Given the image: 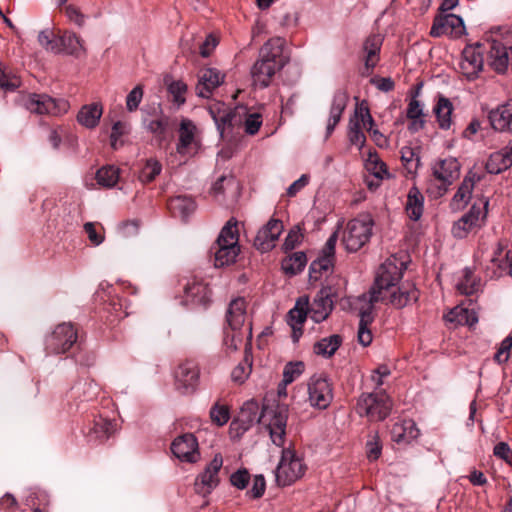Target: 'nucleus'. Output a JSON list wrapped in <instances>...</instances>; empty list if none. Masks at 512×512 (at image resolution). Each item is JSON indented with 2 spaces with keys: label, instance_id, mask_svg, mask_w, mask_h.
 <instances>
[{
  "label": "nucleus",
  "instance_id": "nucleus-62",
  "mask_svg": "<svg viewBox=\"0 0 512 512\" xmlns=\"http://www.w3.org/2000/svg\"><path fill=\"white\" fill-rule=\"evenodd\" d=\"M249 480L250 474L246 469H240L234 472L230 477L231 484L238 489L246 488Z\"/></svg>",
  "mask_w": 512,
  "mask_h": 512
},
{
  "label": "nucleus",
  "instance_id": "nucleus-35",
  "mask_svg": "<svg viewBox=\"0 0 512 512\" xmlns=\"http://www.w3.org/2000/svg\"><path fill=\"white\" fill-rule=\"evenodd\" d=\"M445 320L455 325H469L472 326L477 323L478 318L474 311H471L462 306H456L445 315Z\"/></svg>",
  "mask_w": 512,
  "mask_h": 512
},
{
  "label": "nucleus",
  "instance_id": "nucleus-22",
  "mask_svg": "<svg viewBox=\"0 0 512 512\" xmlns=\"http://www.w3.org/2000/svg\"><path fill=\"white\" fill-rule=\"evenodd\" d=\"M333 309V300L331 299V289L323 288L319 291L316 298L308 308L309 317L315 322L324 321Z\"/></svg>",
  "mask_w": 512,
  "mask_h": 512
},
{
  "label": "nucleus",
  "instance_id": "nucleus-12",
  "mask_svg": "<svg viewBox=\"0 0 512 512\" xmlns=\"http://www.w3.org/2000/svg\"><path fill=\"white\" fill-rule=\"evenodd\" d=\"M200 369L194 360L181 362L175 372V387L181 394H192L199 383Z\"/></svg>",
  "mask_w": 512,
  "mask_h": 512
},
{
  "label": "nucleus",
  "instance_id": "nucleus-6",
  "mask_svg": "<svg viewBox=\"0 0 512 512\" xmlns=\"http://www.w3.org/2000/svg\"><path fill=\"white\" fill-rule=\"evenodd\" d=\"M373 221L370 217L352 219L343 232L342 242L349 252L362 248L372 235Z\"/></svg>",
  "mask_w": 512,
  "mask_h": 512
},
{
  "label": "nucleus",
  "instance_id": "nucleus-59",
  "mask_svg": "<svg viewBox=\"0 0 512 512\" xmlns=\"http://www.w3.org/2000/svg\"><path fill=\"white\" fill-rule=\"evenodd\" d=\"M303 234L299 226L293 227L286 236L283 248L286 251L293 250L302 240Z\"/></svg>",
  "mask_w": 512,
  "mask_h": 512
},
{
  "label": "nucleus",
  "instance_id": "nucleus-49",
  "mask_svg": "<svg viewBox=\"0 0 512 512\" xmlns=\"http://www.w3.org/2000/svg\"><path fill=\"white\" fill-rule=\"evenodd\" d=\"M365 167L376 178L383 179L385 176H388L387 166L376 152H369Z\"/></svg>",
  "mask_w": 512,
  "mask_h": 512
},
{
  "label": "nucleus",
  "instance_id": "nucleus-28",
  "mask_svg": "<svg viewBox=\"0 0 512 512\" xmlns=\"http://www.w3.org/2000/svg\"><path fill=\"white\" fill-rule=\"evenodd\" d=\"M307 316H309L308 300H302L300 298L297 300L295 307L288 313V324L293 330V338L295 341H297L299 336L302 334V325Z\"/></svg>",
  "mask_w": 512,
  "mask_h": 512
},
{
  "label": "nucleus",
  "instance_id": "nucleus-4",
  "mask_svg": "<svg viewBox=\"0 0 512 512\" xmlns=\"http://www.w3.org/2000/svg\"><path fill=\"white\" fill-rule=\"evenodd\" d=\"M392 406V400L384 391L362 393L357 399L355 411L369 421H383L389 416Z\"/></svg>",
  "mask_w": 512,
  "mask_h": 512
},
{
  "label": "nucleus",
  "instance_id": "nucleus-54",
  "mask_svg": "<svg viewBox=\"0 0 512 512\" xmlns=\"http://www.w3.org/2000/svg\"><path fill=\"white\" fill-rule=\"evenodd\" d=\"M20 79L13 73L8 72L0 64V88L5 91H13L20 86Z\"/></svg>",
  "mask_w": 512,
  "mask_h": 512
},
{
  "label": "nucleus",
  "instance_id": "nucleus-23",
  "mask_svg": "<svg viewBox=\"0 0 512 512\" xmlns=\"http://www.w3.org/2000/svg\"><path fill=\"white\" fill-rule=\"evenodd\" d=\"M479 180L480 177L471 171L464 177L450 202V207L453 211H459L468 204L471 199L475 183Z\"/></svg>",
  "mask_w": 512,
  "mask_h": 512
},
{
  "label": "nucleus",
  "instance_id": "nucleus-33",
  "mask_svg": "<svg viewBox=\"0 0 512 512\" xmlns=\"http://www.w3.org/2000/svg\"><path fill=\"white\" fill-rule=\"evenodd\" d=\"M452 102L443 95H439L433 112L436 115L439 128L442 130L450 129L452 125L451 114L453 112Z\"/></svg>",
  "mask_w": 512,
  "mask_h": 512
},
{
  "label": "nucleus",
  "instance_id": "nucleus-16",
  "mask_svg": "<svg viewBox=\"0 0 512 512\" xmlns=\"http://www.w3.org/2000/svg\"><path fill=\"white\" fill-rule=\"evenodd\" d=\"M223 465V459L220 454H216L205 470L197 477L195 489L202 495L210 494L219 484L218 473Z\"/></svg>",
  "mask_w": 512,
  "mask_h": 512
},
{
  "label": "nucleus",
  "instance_id": "nucleus-51",
  "mask_svg": "<svg viewBox=\"0 0 512 512\" xmlns=\"http://www.w3.org/2000/svg\"><path fill=\"white\" fill-rule=\"evenodd\" d=\"M62 51L70 55H78L83 50L82 40L74 33H65L60 37Z\"/></svg>",
  "mask_w": 512,
  "mask_h": 512
},
{
  "label": "nucleus",
  "instance_id": "nucleus-17",
  "mask_svg": "<svg viewBox=\"0 0 512 512\" xmlns=\"http://www.w3.org/2000/svg\"><path fill=\"white\" fill-rule=\"evenodd\" d=\"M465 26L463 19L455 14H444L435 17L430 30L432 37L450 35L459 37L464 33Z\"/></svg>",
  "mask_w": 512,
  "mask_h": 512
},
{
  "label": "nucleus",
  "instance_id": "nucleus-44",
  "mask_svg": "<svg viewBox=\"0 0 512 512\" xmlns=\"http://www.w3.org/2000/svg\"><path fill=\"white\" fill-rule=\"evenodd\" d=\"M113 429L114 426L110 420L99 418L94 421L93 427L90 429V440L104 441L110 437L113 433Z\"/></svg>",
  "mask_w": 512,
  "mask_h": 512
},
{
  "label": "nucleus",
  "instance_id": "nucleus-45",
  "mask_svg": "<svg viewBox=\"0 0 512 512\" xmlns=\"http://www.w3.org/2000/svg\"><path fill=\"white\" fill-rule=\"evenodd\" d=\"M120 170L114 165L100 168L96 173L97 183L105 188L114 187L119 180Z\"/></svg>",
  "mask_w": 512,
  "mask_h": 512
},
{
  "label": "nucleus",
  "instance_id": "nucleus-7",
  "mask_svg": "<svg viewBox=\"0 0 512 512\" xmlns=\"http://www.w3.org/2000/svg\"><path fill=\"white\" fill-rule=\"evenodd\" d=\"M302 459L291 449H283L280 462L276 468V482L280 486H288L300 479L305 473Z\"/></svg>",
  "mask_w": 512,
  "mask_h": 512
},
{
  "label": "nucleus",
  "instance_id": "nucleus-15",
  "mask_svg": "<svg viewBox=\"0 0 512 512\" xmlns=\"http://www.w3.org/2000/svg\"><path fill=\"white\" fill-rule=\"evenodd\" d=\"M226 321L232 332L245 330L247 336L251 338V324L247 322V303L244 298L238 297L229 303L226 312Z\"/></svg>",
  "mask_w": 512,
  "mask_h": 512
},
{
  "label": "nucleus",
  "instance_id": "nucleus-21",
  "mask_svg": "<svg viewBox=\"0 0 512 512\" xmlns=\"http://www.w3.org/2000/svg\"><path fill=\"white\" fill-rule=\"evenodd\" d=\"M225 74L216 68H204L199 72L196 93L202 98H209L212 92L224 82Z\"/></svg>",
  "mask_w": 512,
  "mask_h": 512
},
{
  "label": "nucleus",
  "instance_id": "nucleus-57",
  "mask_svg": "<svg viewBox=\"0 0 512 512\" xmlns=\"http://www.w3.org/2000/svg\"><path fill=\"white\" fill-rule=\"evenodd\" d=\"M210 417L213 423L223 426L229 420V410L226 406L215 404L210 410Z\"/></svg>",
  "mask_w": 512,
  "mask_h": 512
},
{
  "label": "nucleus",
  "instance_id": "nucleus-58",
  "mask_svg": "<svg viewBox=\"0 0 512 512\" xmlns=\"http://www.w3.org/2000/svg\"><path fill=\"white\" fill-rule=\"evenodd\" d=\"M143 98V89L140 85L134 87L126 97V108L129 112L137 110Z\"/></svg>",
  "mask_w": 512,
  "mask_h": 512
},
{
  "label": "nucleus",
  "instance_id": "nucleus-19",
  "mask_svg": "<svg viewBox=\"0 0 512 512\" xmlns=\"http://www.w3.org/2000/svg\"><path fill=\"white\" fill-rule=\"evenodd\" d=\"M283 223L278 219H270L258 232L254 246L261 252H267L275 246V242L283 232Z\"/></svg>",
  "mask_w": 512,
  "mask_h": 512
},
{
  "label": "nucleus",
  "instance_id": "nucleus-43",
  "mask_svg": "<svg viewBox=\"0 0 512 512\" xmlns=\"http://www.w3.org/2000/svg\"><path fill=\"white\" fill-rule=\"evenodd\" d=\"M168 207L172 213L186 217L195 210V202L188 196H176L169 201Z\"/></svg>",
  "mask_w": 512,
  "mask_h": 512
},
{
  "label": "nucleus",
  "instance_id": "nucleus-47",
  "mask_svg": "<svg viewBox=\"0 0 512 512\" xmlns=\"http://www.w3.org/2000/svg\"><path fill=\"white\" fill-rule=\"evenodd\" d=\"M161 171V163L155 158H149L145 161L143 167L140 170L139 180L142 183L152 182L161 173Z\"/></svg>",
  "mask_w": 512,
  "mask_h": 512
},
{
  "label": "nucleus",
  "instance_id": "nucleus-64",
  "mask_svg": "<svg viewBox=\"0 0 512 512\" xmlns=\"http://www.w3.org/2000/svg\"><path fill=\"white\" fill-rule=\"evenodd\" d=\"M266 482L263 475H255L253 478V484L248 493L252 498H260L265 492Z\"/></svg>",
  "mask_w": 512,
  "mask_h": 512
},
{
  "label": "nucleus",
  "instance_id": "nucleus-1",
  "mask_svg": "<svg viewBox=\"0 0 512 512\" xmlns=\"http://www.w3.org/2000/svg\"><path fill=\"white\" fill-rule=\"evenodd\" d=\"M405 269V263L396 256L387 258L380 265L375 282L369 292L362 294L358 298V302L361 306L358 308L360 320L357 339L362 346H369L373 340L370 325L374 320V304L379 301H384L387 298V293L401 280Z\"/></svg>",
  "mask_w": 512,
  "mask_h": 512
},
{
  "label": "nucleus",
  "instance_id": "nucleus-41",
  "mask_svg": "<svg viewBox=\"0 0 512 512\" xmlns=\"http://www.w3.org/2000/svg\"><path fill=\"white\" fill-rule=\"evenodd\" d=\"M217 245L224 246H239L238 245V230H237V221L235 219H230L226 225L222 228L217 241Z\"/></svg>",
  "mask_w": 512,
  "mask_h": 512
},
{
  "label": "nucleus",
  "instance_id": "nucleus-56",
  "mask_svg": "<svg viewBox=\"0 0 512 512\" xmlns=\"http://www.w3.org/2000/svg\"><path fill=\"white\" fill-rule=\"evenodd\" d=\"M168 91L173 96V101L177 103L178 106L185 103V94L187 91V85L183 81H174L169 87Z\"/></svg>",
  "mask_w": 512,
  "mask_h": 512
},
{
  "label": "nucleus",
  "instance_id": "nucleus-63",
  "mask_svg": "<svg viewBox=\"0 0 512 512\" xmlns=\"http://www.w3.org/2000/svg\"><path fill=\"white\" fill-rule=\"evenodd\" d=\"M243 332L242 330L233 332L231 335L228 331L225 332L224 345L230 351H236L239 344L242 343Z\"/></svg>",
  "mask_w": 512,
  "mask_h": 512
},
{
  "label": "nucleus",
  "instance_id": "nucleus-9",
  "mask_svg": "<svg viewBox=\"0 0 512 512\" xmlns=\"http://www.w3.org/2000/svg\"><path fill=\"white\" fill-rule=\"evenodd\" d=\"M24 106L37 115L59 116L66 113L69 103L65 99H55L47 94L32 93L24 99Z\"/></svg>",
  "mask_w": 512,
  "mask_h": 512
},
{
  "label": "nucleus",
  "instance_id": "nucleus-37",
  "mask_svg": "<svg viewBox=\"0 0 512 512\" xmlns=\"http://www.w3.org/2000/svg\"><path fill=\"white\" fill-rule=\"evenodd\" d=\"M195 125L189 119H183L179 128V142L177 144V152L185 154L187 149L194 141Z\"/></svg>",
  "mask_w": 512,
  "mask_h": 512
},
{
  "label": "nucleus",
  "instance_id": "nucleus-8",
  "mask_svg": "<svg viewBox=\"0 0 512 512\" xmlns=\"http://www.w3.org/2000/svg\"><path fill=\"white\" fill-rule=\"evenodd\" d=\"M488 204L487 199L482 200L479 204L474 203L469 211L453 224L451 230L453 236L462 239L470 232L480 229L487 216Z\"/></svg>",
  "mask_w": 512,
  "mask_h": 512
},
{
  "label": "nucleus",
  "instance_id": "nucleus-52",
  "mask_svg": "<svg viewBox=\"0 0 512 512\" xmlns=\"http://www.w3.org/2000/svg\"><path fill=\"white\" fill-rule=\"evenodd\" d=\"M38 42L46 51L55 54L62 52L60 38H56L52 31H41L38 35Z\"/></svg>",
  "mask_w": 512,
  "mask_h": 512
},
{
  "label": "nucleus",
  "instance_id": "nucleus-61",
  "mask_svg": "<svg viewBox=\"0 0 512 512\" xmlns=\"http://www.w3.org/2000/svg\"><path fill=\"white\" fill-rule=\"evenodd\" d=\"M262 125L261 115L258 113L249 114L244 121L245 132L249 135L256 134Z\"/></svg>",
  "mask_w": 512,
  "mask_h": 512
},
{
  "label": "nucleus",
  "instance_id": "nucleus-53",
  "mask_svg": "<svg viewBox=\"0 0 512 512\" xmlns=\"http://www.w3.org/2000/svg\"><path fill=\"white\" fill-rule=\"evenodd\" d=\"M146 128L156 139L162 141L166 138L168 132L169 119L167 117L153 119L147 124Z\"/></svg>",
  "mask_w": 512,
  "mask_h": 512
},
{
  "label": "nucleus",
  "instance_id": "nucleus-39",
  "mask_svg": "<svg viewBox=\"0 0 512 512\" xmlns=\"http://www.w3.org/2000/svg\"><path fill=\"white\" fill-rule=\"evenodd\" d=\"M210 113L221 136H223L226 127L234 125L236 114L230 108H217V111L214 108H211Z\"/></svg>",
  "mask_w": 512,
  "mask_h": 512
},
{
  "label": "nucleus",
  "instance_id": "nucleus-50",
  "mask_svg": "<svg viewBox=\"0 0 512 512\" xmlns=\"http://www.w3.org/2000/svg\"><path fill=\"white\" fill-rule=\"evenodd\" d=\"M348 139L351 145L362 149L366 143V136L363 133L359 119L350 118L348 126Z\"/></svg>",
  "mask_w": 512,
  "mask_h": 512
},
{
  "label": "nucleus",
  "instance_id": "nucleus-34",
  "mask_svg": "<svg viewBox=\"0 0 512 512\" xmlns=\"http://www.w3.org/2000/svg\"><path fill=\"white\" fill-rule=\"evenodd\" d=\"M103 114L102 106L98 103L84 105L77 114V121L88 129L95 128Z\"/></svg>",
  "mask_w": 512,
  "mask_h": 512
},
{
  "label": "nucleus",
  "instance_id": "nucleus-3",
  "mask_svg": "<svg viewBox=\"0 0 512 512\" xmlns=\"http://www.w3.org/2000/svg\"><path fill=\"white\" fill-rule=\"evenodd\" d=\"M284 40L276 37L269 39L259 51V59L251 68L253 83L261 88H266L271 83L276 71L283 67L281 56Z\"/></svg>",
  "mask_w": 512,
  "mask_h": 512
},
{
  "label": "nucleus",
  "instance_id": "nucleus-11",
  "mask_svg": "<svg viewBox=\"0 0 512 512\" xmlns=\"http://www.w3.org/2000/svg\"><path fill=\"white\" fill-rule=\"evenodd\" d=\"M485 44L475 43L465 46L462 51L459 68L461 73L468 79H476L483 70Z\"/></svg>",
  "mask_w": 512,
  "mask_h": 512
},
{
  "label": "nucleus",
  "instance_id": "nucleus-18",
  "mask_svg": "<svg viewBox=\"0 0 512 512\" xmlns=\"http://www.w3.org/2000/svg\"><path fill=\"white\" fill-rule=\"evenodd\" d=\"M171 451L181 461L194 463L199 459L198 442L192 433L178 436L171 444Z\"/></svg>",
  "mask_w": 512,
  "mask_h": 512
},
{
  "label": "nucleus",
  "instance_id": "nucleus-40",
  "mask_svg": "<svg viewBox=\"0 0 512 512\" xmlns=\"http://www.w3.org/2000/svg\"><path fill=\"white\" fill-rule=\"evenodd\" d=\"M342 339L339 335H331L322 338L314 345V352L317 355L329 358L337 351L340 347Z\"/></svg>",
  "mask_w": 512,
  "mask_h": 512
},
{
  "label": "nucleus",
  "instance_id": "nucleus-13",
  "mask_svg": "<svg viewBox=\"0 0 512 512\" xmlns=\"http://www.w3.org/2000/svg\"><path fill=\"white\" fill-rule=\"evenodd\" d=\"M308 400L312 407L326 409L333 400L332 385L322 375H314L308 382Z\"/></svg>",
  "mask_w": 512,
  "mask_h": 512
},
{
  "label": "nucleus",
  "instance_id": "nucleus-30",
  "mask_svg": "<svg viewBox=\"0 0 512 512\" xmlns=\"http://www.w3.org/2000/svg\"><path fill=\"white\" fill-rule=\"evenodd\" d=\"M390 303L396 308H403L406 305L416 302L419 291L413 284H403L397 291L387 293Z\"/></svg>",
  "mask_w": 512,
  "mask_h": 512
},
{
  "label": "nucleus",
  "instance_id": "nucleus-27",
  "mask_svg": "<svg viewBox=\"0 0 512 512\" xmlns=\"http://www.w3.org/2000/svg\"><path fill=\"white\" fill-rule=\"evenodd\" d=\"M512 166V146L492 153L485 165L490 174H500Z\"/></svg>",
  "mask_w": 512,
  "mask_h": 512
},
{
  "label": "nucleus",
  "instance_id": "nucleus-5",
  "mask_svg": "<svg viewBox=\"0 0 512 512\" xmlns=\"http://www.w3.org/2000/svg\"><path fill=\"white\" fill-rule=\"evenodd\" d=\"M484 44L488 64L495 72L505 73L509 66L512 69V34L491 37Z\"/></svg>",
  "mask_w": 512,
  "mask_h": 512
},
{
  "label": "nucleus",
  "instance_id": "nucleus-60",
  "mask_svg": "<svg viewBox=\"0 0 512 512\" xmlns=\"http://www.w3.org/2000/svg\"><path fill=\"white\" fill-rule=\"evenodd\" d=\"M352 118L359 119L360 126L363 125L367 130H371L373 128L374 119L372 118L368 107H363L362 105L357 107Z\"/></svg>",
  "mask_w": 512,
  "mask_h": 512
},
{
  "label": "nucleus",
  "instance_id": "nucleus-31",
  "mask_svg": "<svg viewBox=\"0 0 512 512\" xmlns=\"http://www.w3.org/2000/svg\"><path fill=\"white\" fill-rule=\"evenodd\" d=\"M417 95L418 91H416L415 95L410 99L406 110V116L411 121L409 125L411 132H417L423 129L426 123L424 105L416 98Z\"/></svg>",
  "mask_w": 512,
  "mask_h": 512
},
{
  "label": "nucleus",
  "instance_id": "nucleus-14",
  "mask_svg": "<svg viewBox=\"0 0 512 512\" xmlns=\"http://www.w3.org/2000/svg\"><path fill=\"white\" fill-rule=\"evenodd\" d=\"M337 239V232L332 233L327 239L321 254L310 264V280H319L323 274L328 273L333 268Z\"/></svg>",
  "mask_w": 512,
  "mask_h": 512
},
{
  "label": "nucleus",
  "instance_id": "nucleus-26",
  "mask_svg": "<svg viewBox=\"0 0 512 512\" xmlns=\"http://www.w3.org/2000/svg\"><path fill=\"white\" fill-rule=\"evenodd\" d=\"M492 127L500 132L512 130V99L489 113Z\"/></svg>",
  "mask_w": 512,
  "mask_h": 512
},
{
  "label": "nucleus",
  "instance_id": "nucleus-38",
  "mask_svg": "<svg viewBox=\"0 0 512 512\" xmlns=\"http://www.w3.org/2000/svg\"><path fill=\"white\" fill-rule=\"evenodd\" d=\"M184 293L187 301L193 303H205L208 300V287L200 281L193 280L184 285Z\"/></svg>",
  "mask_w": 512,
  "mask_h": 512
},
{
  "label": "nucleus",
  "instance_id": "nucleus-48",
  "mask_svg": "<svg viewBox=\"0 0 512 512\" xmlns=\"http://www.w3.org/2000/svg\"><path fill=\"white\" fill-rule=\"evenodd\" d=\"M307 262V257L303 252L293 253L282 263L283 270L290 275H295L303 270Z\"/></svg>",
  "mask_w": 512,
  "mask_h": 512
},
{
  "label": "nucleus",
  "instance_id": "nucleus-24",
  "mask_svg": "<svg viewBox=\"0 0 512 512\" xmlns=\"http://www.w3.org/2000/svg\"><path fill=\"white\" fill-rule=\"evenodd\" d=\"M348 99L349 96L343 89H339L334 93L330 107V115L326 126V139L330 137L341 120L342 114L347 106Z\"/></svg>",
  "mask_w": 512,
  "mask_h": 512
},
{
  "label": "nucleus",
  "instance_id": "nucleus-55",
  "mask_svg": "<svg viewBox=\"0 0 512 512\" xmlns=\"http://www.w3.org/2000/svg\"><path fill=\"white\" fill-rule=\"evenodd\" d=\"M304 371V364L302 362H290L285 365L283 370V382L285 385L292 383Z\"/></svg>",
  "mask_w": 512,
  "mask_h": 512
},
{
  "label": "nucleus",
  "instance_id": "nucleus-20",
  "mask_svg": "<svg viewBox=\"0 0 512 512\" xmlns=\"http://www.w3.org/2000/svg\"><path fill=\"white\" fill-rule=\"evenodd\" d=\"M460 167L458 160L453 157L441 159L432 166L433 176L442 183L443 193L459 177Z\"/></svg>",
  "mask_w": 512,
  "mask_h": 512
},
{
  "label": "nucleus",
  "instance_id": "nucleus-42",
  "mask_svg": "<svg viewBox=\"0 0 512 512\" xmlns=\"http://www.w3.org/2000/svg\"><path fill=\"white\" fill-rule=\"evenodd\" d=\"M240 252L239 246H224L217 245L215 251V266L222 267L225 265L233 264Z\"/></svg>",
  "mask_w": 512,
  "mask_h": 512
},
{
  "label": "nucleus",
  "instance_id": "nucleus-32",
  "mask_svg": "<svg viewBox=\"0 0 512 512\" xmlns=\"http://www.w3.org/2000/svg\"><path fill=\"white\" fill-rule=\"evenodd\" d=\"M405 210L408 217L413 221H418L423 214L424 196L415 186L411 187L408 192Z\"/></svg>",
  "mask_w": 512,
  "mask_h": 512
},
{
  "label": "nucleus",
  "instance_id": "nucleus-2",
  "mask_svg": "<svg viewBox=\"0 0 512 512\" xmlns=\"http://www.w3.org/2000/svg\"><path fill=\"white\" fill-rule=\"evenodd\" d=\"M288 419V407L284 404L264 406L259 414V404L254 399L246 401L238 414L237 422L244 431L254 423L267 426L272 442L281 447L284 444Z\"/></svg>",
  "mask_w": 512,
  "mask_h": 512
},
{
  "label": "nucleus",
  "instance_id": "nucleus-36",
  "mask_svg": "<svg viewBox=\"0 0 512 512\" xmlns=\"http://www.w3.org/2000/svg\"><path fill=\"white\" fill-rule=\"evenodd\" d=\"M480 286V279L474 275L473 271L468 267L464 268L456 284L457 290L463 295H472L480 289Z\"/></svg>",
  "mask_w": 512,
  "mask_h": 512
},
{
  "label": "nucleus",
  "instance_id": "nucleus-25",
  "mask_svg": "<svg viewBox=\"0 0 512 512\" xmlns=\"http://www.w3.org/2000/svg\"><path fill=\"white\" fill-rule=\"evenodd\" d=\"M419 436V429L411 419L396 422L391 429V439L398 444H408Z\"/></svg>",
  "mask_w": 512,
  "mask_h": 512
},
{
  "label": "nucleus",
  "instance_id": "nucleus-46",
  "mask_svg": "<svg viewBox=\"0 0 512 512\" xmlns=\"http://www.w3.org/2000/svg\"><path fill=\"white\" fill-rule=\"evenodd\" d=\"M401 161L408 174L415 175L420 166V157L416 150L409 146L401 148Z\"/></svg>",
  "mask_w": 512,
  "mask_h": 512
},
{
  "label": "nucleus",
  "instance_id": "nucleus-10",
  "mask_svg": "<svg viewBox=\"0 0 512 512\" xmlns=\"http://www.w3.org/2000/svg\"><path fill=\"white\" fill-rule=\"evenodd\" d=\"M77 331L71 323H61L46 337V351L51 354L67 352L77 341Z\"/></svg>",
  "mask_w": 512,
  "mask_h": 512
},
{
  "label": "nucleus",
  "instance_id": "nucleus-29",
  "mask_svg": "<svg viewBox=\"0 0 512 512\" xmlns=\"http://www.w3.org/2000/svg\"><path fill=\"white\" fill-rule=\"evenodd\" d=\"M383 39L378 34L370 35L366 38L363 44L365 52L364 64L367 74L375 68L379 61V53L382 46Z\"/></svg>",
  "mask_w": 512,
  "mask_h": 512
}]
</instances>
